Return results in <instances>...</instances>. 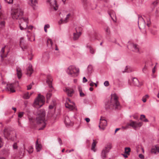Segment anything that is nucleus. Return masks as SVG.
<instances>
[{
	"instance_id": "27",
	"label": "nucleus",
	"mask_w": 159,
	"mask_h": 159,
	"mask_svg": "<svg viewBox=\"0 0 159 159\" xmlns=\"http://www.w3.org/2000/svg\"><path fill=\"white\" fill-rule=\"evenodd\" d=\"M70 16V14H68L66 15L65 19L63 20L62 19H61L58 22L59 24H61L63 23H66L67 22V20L68 19Z\"/></svg>"
},
{
	"instance_id": "28",
	"label": "nucleus",
	"mask_w": 159,
	"mask_h": 159,
	"mask_svg": "<svg viewBox=\"0 0 159 159\" xmlns=\"http://www.w3.org/2000/svg\"><path fill=\"white\" fill-rule=\"evenodd\" d=\"M36 149L37 152H39L42 148V145L41 144L39 143L38 140H37L36 142Z\"/></svg>"
},
{
	"instance_id": "42",
	"label": "nucleus",
	"mask_w": 159,
	"mask_h": 159,
	"mask_svg": "<svg viewBox=\"0 0 159 159\" xmlns=\"http://www.w3.org/2000/svg\"><path fill=\"white\" fill-rule=\"evenodd\" d=\"M24 114V113L23 112H19L18 114V118L20 119V118L23 116Z\"/></svg>"
},
{
	"instance_id": "62",
	"label": "nucleus",
	"mask_w": 159,
	"mask_h": 159,
	"mask_svg": "<svg viewBox=\"0 0 159 159\" xmlns=\"http://www.w3.org/2000/svg\"><path fill=\"white\" fill-rule=\"evenodd\" d=\"M74 149H71L70 150H67L66 151V152H70L74 151Z\"/></svg>"
},
{
	"instance_id": "45",
	"label": "nucleus",
	"mask_w": 159,
	"mask_h": 159,
	"mask_svg": "<svg viewBox=\"0 0 159 159\" xmlns=\"http://www.w3.org/2000/svg\"><path fill=\"white\" fill-rule=\"evenodd\" d=\"M156 66H155L153 69L152 70V72L153 73L152 77L153 78H155L156 76L154 75V73L155 72Z\"/></svg>"
},
{
	"instance_id": "1",
	"label": "nucleus",
	"mask_w": 159,
	"mask_h": 159,
	"mask_svg": "<svg viewBox=\"0 0 159 159\" xmlns=\"http://www.w3.org/2000/svg\"><path fill=\"white\" fill-rule=\"evenodd\" d=\"M24 11L22 8L18 4L16 5L15 7H13L12 10L11 16L12 18L14 20H21V21L25 22V25L23 27L21 22H19V27L21 30L26 29L27 24L29 23L28 18L23 17Z\"/></svg>"
},
{
	"instance_id": "8",
	"label": "nucleus",
	"mask_w": 159,
	"mask_h": 159,
	"mask_svg": "<svg viewBox=\"0 0 159 159\" xmlns=\"http://www.w3.org/2000/svg\"><path fill=\"white\" fill-rule=\"evenodd\" d=\"M142 125V123L141 122H137L134 121L132 120L130 121L129 123L126 125L124 127L125 129H126L128 128L129 126H131L134 129H135L136 128L140 127Z\"/></svg>"
},
{
	"instance_id": "21",
	"label": "nucleus",
	"mask_w": 159,
	"mask_h": 159,
	"mask_svg": "<svg viewBox=\"0 0 159 159\" xmlns=\"http://www.w3.org/2000/svg\"><path fill=\"white\" fill-rule=\"evenodd\" d=\"M50 3L52 9H53L55 11H57L58 9V6L55 0L52 1Z\"/></svg>"
},
{
	"instance_id": "11",
	"label": "nucleus",
	"mask_w": 159,
	"mask_h": 159,
	"mask_svg": "<svg viewBox=\"0 0 159 159\" xmlns=\"http://www.w3.org/2000/svg\"><path fill=\"white\" fill-rule=\"evenodd\" d=\"M128 83L131 85L137 87H140L142 85V84L139 83L138 79L136 78H131V80H129Z\"/></svg>"
},
{
	"instance_id": "18",
	"label": "nucleus",
	"mask_w": 159,
	"mask_h": 159,
	"mask_svg": "<svg viewBox=\"0 0 159 159\" xmlns=\"http://www.w3.org/2000/svg\"><path fill=\"white\" fill-rule=\"evenodd\" d=\"M130 46L132 47V49L133 51L138 53L140 52L139 46L137 44L133 43L130 45Z\"/></svg>"
},
{
	"instance_id": "22",
	"label": "nucleus",
	"mask_w": 159,
	"mask_h": 159,
	"mask_svg": "<svg viewBox=\"0 0 159 159\" xmlns=\"http://www.w3.org/2000/svg\"><path fill=\"white\" fill-rule=\"evenodd\" d=\"M151 152L154 154L158 153L159 152V147L157 146L152 147Z\"/></svg>"
},
{
	"instance_id": "39",
	"label": "nucleus",
	"mask_w": 159,
	"mask_h": 159,
	"mask_svg": "<svg viewBox=\"0 0 159 159\" xmlns=\"http://www.w3.org/2000/svg\"><path fill=\"white\" fill-rule=\"evenodd\" d=\"M89 49L90 52L91 53L94 54L95 52V50L91 46H89Z\"/></svg>"
},
{
	"instance_id": "24",
	"label": "nucleus",
	"mask_w": 159,
	"mask_h": 159,
	"mask_svg": "<svg viewBox=\"0 0 159 159\" xmlns=\"http://www.w3.org/2000/svg\"><path fill=\"white\" fill-rule=\"evenodd\" d=\"M33 71V69L32 68V66L30 64L29 65L27 71V74L29 76H30Z\"/></svg>"
},
{
	"instance_id": "33",
	"label": "nucleus",
	"mask_w": 159,
	"mask_h": 159,
	"mask_svg": "<svg viewBox=\"0 0 159 159\" xmlns=\"http://www.w3.org/2000/svg\"><path fill=\"white\" fill-rule=\"evenodd\" d=\"M33 93V92H31L30 93L29 92L26 93L24 94L23 98L25 99H29Z\"/></svg>"
},
{
	"instance_id": "48",
	"label": "nucleus",
	"mask_w": 159,
	"mask_h": 159,
	"mask_svg": "<svg viewBox=\"0 0 159 159\" xmlns=\"http://www.w3.org/2000/svg\"><path fill=\"white\" fill-rule=\"evenodd\" d=\"M105 31L107 34H108L110 33V30L108 27H107L105 30Z\"/></svg>"
},
{
	"instance_id": "64",
	"label": "nucleus",
	"mask_w": 159,
	"mask_h": 159,
	"mask_svg": "<svg viewBox=\"0 0 159 159\" xmlns=\"http://www.w3.org/2000/svg\"><path fill=\"white\" fill-rule=\"evenodd\" d=\"M12 109L15 112H16V107H12Z\"/></svg>"
},
{
	"instance_id": "36",
	"label": "nucleus",
	"mask_w": 159,
	"mask_h": 159,
	"mask_svg": "<svg viewBox=\"0 0 159 159\" xmlns=\"http://www.w3.org/2000/svg\"><path fill=\"white\" fill-rule=\"evenodd\" d=\"M83 2L84 5L85 7L90 5L89 0H83Z\"/></svg>"
},
{
	"instance_id": "43",
	"label": "nucleus",
	"mask_w": 159,
	"mask_h": 159,
	"mask_svg": "<svg viewBox=\"0 0 159 159\" xmlns=\"http://www.w3.org/2000/svg\"><path fill=\"white\" fill-rule=\"evenodd\" d=\"M4 1L9 4H13V0H4Z\"/></svg>"
},
{
	"instance_id": "50",
	"label": "nucleus",
	"mask_w": 159,
	"mask_h": 159,
	"mask_svg": "<svg viewBox=\"0 0 159 159\" xmlns=\"http://www.w3.org/2000/svg\"><path fill=\"white\" fill-rule=\"evenodd\" d=\"M19 22H21V23L22 25H22V26L23 27H24V26H25V22L23 21H21V20H20L19 21H18V22L19 23Z\"/></svg>"
},
{
	"instance_id": "17",
	"label": "nucleus",
	"mask_w": 159,
	"mask_h": 159,
	"mask_svg": "<svg viewBox=\"0 0 159 159\" xmlns=\"http://www.w3.org/2000/svg\"><path fill=\"white\" fill-rule=\"evenodd\" d=\"M39 0H29V3L33 8V9H35L37 8V5Z\"/></svg>"
},
{
	"instance_id": "40",
	"label": "nucleus",
	"mask_w": 159,
	"mask_h": 159,
	"mask_svg": "<svg viewBox=\"0 0 159 159\" xmlns=\"http://www.w3.org/2000/svg\"><path fill=\"white\" fill-rule=\"evenodd\" d=\"M149 96L148 95H146L143 97L142 98V101L144 102H146L147 99L148 98Z\"/></svg>"
},
{
	"instance_id": "6",
	"label": "nucleus",
	"mask_w": 159,
	"mask_h": 159,
	"mask_svg": "<svg viewBox=\"0 0 159 159\" xmlns=\"http://www.w3.org/2000/svg\"><path fill=\"white\" fill-rule=\"evenodd\" d=\"M20 46L23 51L26 50L27 51L28 55L30 57L29 60H31L32 59L33 55L32 54V50L30 48L27 46V44L25 43V40H21L20 42Z\"/></svg>"
},
{
	"instance_id": "12",
	"label": "nucleus",
	"mask_w": 159,
	"mask_h": 159,
	"mask_svg": "<svg viewBox=\"0 0 159 159\" xmlns=\"http://www.w3.org/2000/svg\"><path fill=\"white\" fill-rule=\"evenodd\" d=\"M107 125V121L104 117H101L100 119V122L99 125V128L102 130L105 129Z\"/></svg>"
},
{
	"instance_id": "46",
	"label": "nucleus",
	"mask_w": 159,
	"mask_h": 159,
	"mask_svg": "<svg viewBox=\"0 0 159 159\" xmlns=\"http://www.w3.org/2000/svg\"><path fill=\"white\" fill-rule=\"evenodd\" d=\"M147 71V67L146 66L143 68L142 69V71L143 73H146Z\"/></svg>"
},
{
	"instance_id": "35",
	"label": "nucleus",
	"mask_w": 159,
	"mask_h": 159,
	"mask_svg": "<svg viewBox=\"0 0 159 159\" xmlns=\"http://www.w3.org/2000/svg\"><path fill=\"white\" fill-rule=\"evenodd\" d=\"M133 71L132 68L129 66H126L125 68V72H130Z\"/></svg>"
},
{
	"instance_id": "29",
	"label": "nucleus",
	"mask_w": 159,
	"mask_h": 159,
	"mask_svg": "<svg viewBox=\"0 0 159 159\" xmlns=\"http://www.w3.org/2000/svg\"><path fill=\"white\" fill-rule=\"evenodd\" d=\"M27 36L28 37V39H32V40H35V37L34 35L31 33L29 31H27Z\"/></svg>"
},
{
	"instance_id": "61",
	"label": "nucleus",
	"mask_w": 159,
	"mask_h": 159,
	"mask_svg": "<svg viewBox=\"0 0 159 159\" xmlns=\"http://www.w3.org/2000/svg\"><path fill=\"white\" fill-rule=\"evenodd\" d=\"M58 141L60 145H61L62 144V142L61 139H58Z\"/></svg>"
},
{
	"instance_id": "9",
	"label": "nucleus",
	"mask_w": 159,
	"mask_h": 159,
	"mask_svg": "<svg viewBox=\"0 0 159 159\" xmlns=\"http://www.w3.org/2000/svg\"><path fill=\"white\" fill-rule=\"evenodd\" d=\"M65 105L66 107L70 110L76 109L75 103L69 98L66 99Z\"/></svg>"
},
{
	"instance_id": "59",
	"label": "nucleus",
	"mask_w": 159,
	"mask_h": 159,
	"mask_svg": "<svg viewBox=\"0 0 159 159\" xmlns=\"http://www.w3.org/2000/svg\"><path fill=\"white\" fill-rule=\"evenodd\" d=\"M28 24H27V25ZM27 27L28 28V29L30 30H32V28H33V26L32 25H30L28 27Z\"/></svg>"
},
{
	"instance_id": "51",
	"label": "nucleus",
	"mask_w": 159,
	"mask_h": 159,
	"mask_svg": "<svg viewBox=\"0 0 159 159\" xmlns=\"http://www.w3.org/2000/svg\"><path fill=\"white\" fill-rule=\"evenodd\" d=\"M32 86V84H31L30 85H29L27 86V89L28 90H30V89H31Z\"/></svg>"
},
{
	"instance_id": "57",
	"label": "nucleus",
	"mask_w": 159,
	"mask_h": 159,
	"mask_svg": "<svg viewBox=\"0 0 159 159\" xmlns=\"http://www.w3.org/2000/svg\"><path fill=\"white\" fill-rule=\"evenodd\" d=\"M94 85V83H93L92 81H91V83L89 84V85L91 87H93Z\"/></svg>"
},
{
	"instance_id": "25",
	"label": "nucleus",
	"mask_w": 159,
	"mask_h": 159,
	"mask_svg": "<svg viewBox=\"0 0 159 159\" xmlns=\"http://www.w3.org/2000/svg\"><path fill=\"white\" fill-rule=\"evenodd\" d=\"M65 123L67 126H71L73 125V123L72 122L68 117H66L65 118Z\"/></svg>"
},
{
	"instance_id": "44",
	"label": "nucleus",
	"mask_w": 159,
	"mask_h": 159,
	"mask_svg": "<svg viewBox=\"0 0 159 159\" xmlns=\"http://www.w3.org/2000/svg\"><path fill=\"white\" fill-rule=\"evenodd\" d=\"M33 151V148L31 146L30 147L29 150L28 151V152L29 154L32 153Z\"/></svg>"
},
{
	"instance_id": "63",
	"label": "nucleus",
	"mask_w": 159,
	"mask_h": 159,
	"mask_svg": "<svg viewBox=\"0 0 159 159\" xmlns=\"http://www.w3.org/2000/svg\"><path fill=\"white\" fill-rule=\"evenodd\" d=\"M139 157L141 158H143L144 156L142 154H140L139 155Z\"/></svg>"
},
{
	"instance_id": "19",
	"label": "nucleus",
	"mask_w": 159,
	"mask_h": 159,
	"mask_svg": "<svg viewBox=\"0 0 159 159\" xmlns=\"http://www.w3.org/2000/svg\"><path fill=\"white\" fill-rule=\"evenodd\" d=\"M108 13L113 21L114 22H116V16L114 11L112 10H109L108 11Z\"/></svg>"
},
{
	"instance_id": "49",
	"label": "nucleus",
	"mask_w": 159,
	"mask_h": 159,
	"mask_svg": "<svg viewBox=\"0 0 159 159\" xmlns=\"http://www.w3.org/2000/svg\"><path fill=\"white\" fill-rule=\"evenodd\" d=\"M5 25V22L4 21H2L0 23V25L1 27H3Z\"/></svg>"
},
{
	"instance_id": "5",
	"label": "nucleus",
	"mask_w": 159,
	"mask_h": 159,
	"mask_svg": "<svg viewBox=\"0 0 159 159\" xmlns=\"http://www.w3.org/2000/svg\"><path fill=\"white\" fill-rule=\"evenodd\" d=\"M45 98L42 95L39 94L34 100L33 106L36 108H39L44 103Z\"/></svg>"
},
{
	"instance_id": "13",
	"label": "nucleus",
	"mask_w": 159,
	"mask_h": 159,
	"mask_svg": "<svg viewBox=\"0 0 159 159\" xmlns=\"http://www.w3.org/2000/svg\"><path fill=\"white\" fill-rule=\"evenodd\" d=\"M76 32L73 33L74 40H77L81 35L82 28L81 27H77L75 29Z\"/></svg>"
},
{
	"instance_id": "4",
	"label": "nucleus",
	"mask_w": 159,
	"mask_h": 159,
	"mask_svg": "<svg viewBox=\"0 0 159 159\" xmlns=\"http://www.w3.org/2000/svg\"><path fill=\"white\" fill-rule=\"evenodd\" d=\"M66 72L67 74L70 76L76 77L79 75L80 69L74 66H70L66 69Z\"/></svg>"
},
{
	"instance_id": "37",
	"label": "nucleus",
	"mask_w": 159,
	"mask_h": 159,
	"mask_svg": "<svg viewBox=\"0 0 159 159\" xmlns=\"http://www.w3.org/2000/svg\"><path fill=\"white\" fill-rule=\"evenodd\" d=\"M93 70V66L91 65L88 66L87 68L88 72V73H91Z\"/></svg>"
},
{
	"instance_id": "54",
	"label": "nucleus",
	"mask_w": 159,
	"mask_h": 159,
	"mask_svg": "<svg viewBox=\"0 0 159 159\" xmlns=\"http://www.w3.org/2000/svg\"><path fill=\"white\" fill-rule=\"evenodd\" d=\"M87 79L85 78V77H84L83 78V82L85 83L87 81Z\"/></svg>"
},
{
	"instance_id": "26",
	"label": "nucleus",
	"mask_w": 159,
	"mask_h": 159,
	"mask_svg": "<svg viewBox=\"0 0 159 159\" xmlns=\"http://www.w3.org/2000/svg\"><path fill=\"white\" fill-rule=\"evenodd\" d=\"M56 105V102L55 101H53L51 104L49 106V114H52V113H51L50 110L53 109V111H54L55 108V106Z\"/></svg>"
},
{
	"instance_id": "58",
	"label": "nucleus",
	"mask_w": 159,
	"mask_h": 159,
	"mask_svg": "<svg viewBox=\"0 0 159 159\" xmlns=\"http://www.w3.org/2000/svg\"><path fill=\"white\" fill-rule=\"evenodd\" d=\"M85 120L87 123H88L90 121V119L89 118H87L85 119Z\"/></svg>"
},
{
	"instance_id": "16",
	"label": "nucleus",
	"mask_w": 159,
	"mask_h": 159,
	"mask_svg": "<svg viewBox=\"0 0 159 159\" xmlns=\"http://www.w3.org/2000/svg\"><path fill=\"white\" fill-rule=\"evenodd\" d=\"M64 90L69 97H72L74 93L73 89L70 88H66Z\"/></svg>"
},
{
	"instance_id": "2",
	"label": "nucleus",
	"mask_w": 159,
	"mask_h": 159,
	"mask_svg": "<svg viewBox=\"0 0 159 159\" xmlns=\"http://www.w3.org/2000/svg\"><path fill=\"white\" fill-rule=\"evenodd\" d=\"M45 112L44 110L39 111L36 118V121L39 127V130H43L45 127L46 125L45 119Z\"/></svg>"
},
{
	"instance_id": "53",
	"label": "nucleus",
	"mask_w": 159,
	"mask_h": 159,
	"mask_svg": "<svg viewBox=\"0 0 159 159\" xmlns=\"http://www.w3.org/2000/svg\"><path fill=\"white\" fill-rule=\"evenodd\" d=\"M145 116L144 115H141L140 119L141 120H143V119H145Z\"/></svg>"
},
{
	"instance_id": "41",
	"label": "nucleus",
	"mask_w": 159,
	"mask_h": 159,
	"mask_svg": "<svg viewBox=\"0 0 159 159\" xmlns=\"http://www.w3.org/2000/svg\"><path fill=\"white\" fill-rule=\"evenodd\" d=\"M18 147L17 143L16 142L14 143L13 145V148L14 149H17Z\"/></svg>"
},
{
	"instance_id": "55",
	"label": "nucleus",
	"mask_w": 159,
	"mask_h": 159,
	"mask_svg": "<svg viewBox=\"0 0 159 159\" xmlns=\"http://www.w3.org/2000/svg\"><path fill=\"white\" fill-rule=\"evenodd\" d=\"M20 119L19 118H18V125L20 126H21V123L20 122Z\"/></svg>"
},
{
	"instance_id": "34",
	"label": "nucleus",
	"mask_w": 159,
	"mask_h": 159,
	"mask_svg": "<svg viewBox=\"0 0 159 159\" xmlns=\"http://www.w3.org/2000/svg\"><path fill=\"white\" fill-rule=\"evenodd\" d=\"M78 89L80 93V97H83L85 96L84 94L82 92V89L81 87L79 86Z\"/></svg>"
},
{
	"instance_id": "15",
	"label": "nucleus",
	"mask_w": 159,
	"mask_h": 159,
	"mask_svg": "<svg viewBox=\"0 0 159 159\" xmlns=\"http://www.w3.org/2000/svg\"><path fill=\"white\" fill-rule=\"evenodd\" d=\"M138 23L139 28H140V27L142 26L143 27H144L145 25V22L144 19L141 16H138Z\"/></svg>"
},
{
	"instance_id": "14",
	"label": "nucleus",
	"mask_w": 159,
	"mask_h": 159,
	"mask_svg": "<svg viewBox=\"0 0 159 159\" xmlns=\"http://www.w3.org/2000/svg\"><path fill=\"white\" fill-rule=\"evenodd\" d=\"M47 45L48 47L52 49H55L56 51L58 50L54 40H47Z\"/></svg>"
},
{
	"instance_id": "38",
	"label": "nucleus",
	"mask_w": 159,
	"mask_h": 159,
	"mask_svg": "<svg viewBox=\"0 0 159 159\" xmlns=\"http://www.w3.org/2000/svg\"><path fill=\"white\" fill-rule=\"evenodd\" d=\"M130 148H125V153L129 155V152H130Z\"/></svg>"
},
{
	"instance_id": "10",
	"label": "nucleus",
	"mask_w": 159,
	"mask_h": 159,
	"mask_svg": "<svg viewBox=\"0 0 159 159\" xmlns=\"http://www.w3.org/2000/svg\"><path fill=\"white\" fill-rule=\"evenodd\" d=\"M111 147V144L110 143H108L106 145L102 152L101 156L104 159L106 157L107 153L109 152V150Z\"/></svg>"
},
{
	"instance_id": "30",
	"label": "nucleus",
	"mask_w": 159,
	"mask_h": 159,
	"mask_svg": "<svg viewBox=\"0 0 159 159\" xmlns=\"http://www.w3.org/2000/svg\"><path fill=\"white\" fill-rule=\"evenodd\" d=\"M17 75L19 79L21 78L22 76L21 70V69L18 67L16 68Z\"/></svg>"
},
{
	"instance_id": "60",
	"label": "nucleus",
	"mask_w": 159,
	"mask_h": 159,
	"mask_svg": "<svg viewBox=\"0 0 159 159\" xmlns=\"http://www.w3.org/2000/svg\"><path fill=\"white\" fill-rule=\"evenodd\" d=\"M133 117L134 119H137L138 117L137 115H135L133 116Z\"/></svg>"
},
{
	"instance_id": "20",
	"label": "nucleus",
	"mask_w": 159,
	"mask_h": 159,
	"mask_svg": "<svg viewBox=\"0 0 159 159\" xmlns=\"http://www.w3.org/2000/svg\"><path fill=\"white\" fill-rule=\"evenodd\" d=\"M13 85L12 84H9L7 85V89L11 93H13L15 91Z\"/></svg>"
},
{
	"instance_id": "3",
	"label": "nucleus",
	"mask_w": 159,
	"mask_h": 159,
	"mask_svg": "<svg viewBox=\"0 0 159 159\" xmlns=\"http://www.w3.org/2000/svg\"><path fill=\"white\" fill-rule=\"evenodd\" d=\"M107 109H119L120 108V103L118 100V97L116 94H112L111 98L106 104Z\"/></svg>"
},
{
	"instance_id": "31",
	"label": "nucleus",
	"mask_w": 159,
	"mask_h": 159,
	"mask_svg": "<svg viewBox=\"0 0 159 159\" xmlns=\"http://www.w3.org/2000/svg\"><path fill=\"white\" fill-rule=\"evenodd\" d=\"M97 143V142L96 140H93V142L92 144L91 149L94 152H95L96 150L95 147L96 146Z\"/></svg>"
},
{
	"instance_id": "32",
	"label": "nucleus",
	"mask_w": 159,
	"mask_h": 159,
	"mask_svg": "<svg viewBox=\"0 0 159 159\" xmlns=\"http://www.w3.org/2000/svg\"><path fill=\"white\" fill-rule=\"evenodd\" d=\"M3 134H4L5 137L7 139H9V135L10 134L8 131L7 129H5L4 130Z\"/></svg>"
},
{
	"instance_id": "7",
	"label": "nucleus",
	"mask_w": 159,
	"mask_h": 159,
	"mask_svg": "<svg viewBox=\"0 0 159 159\" xmlns=\"http://www.w3.org/2000/svg\"><path fill=\"white\" fill-rule=\"evenodd\" d=\"M52 77L50 76H47V83L48 84L50 89L49 90L47 94V98L48 100L52 96L51 92L53 90V88L52 85Z\"/></svg>"
},
{
	"instance_id": "23",
	"label": "nucleus",
	"mask_w": 159,
	"mask_h": 159,
	"mask_svg": "<svg viewBox=\"0 0 159 159\" xmlns=\"http://www.w3.org/2000/svg\"><path fill=\"white\" fill-rule=\"evenodd\" d=\"M7 47L5 46L2 48L1 51V56L2 58H4L7 56V51L5 52V49L7 48Z\"/></svg>"
},
{
	"instance_id": "56",
	"label": "nucleus",
	"mask_w": 159,
	"mask_h": 159,
	"mask_svg": "<svg viewBox=\"0 0 159 159\" xmlns=\"http://www.w3.org/2000/svg\"><path fill=\"white\" fill-rule=\"evenodd\" d=\"M147 22H148V23L147 24V25L148 26V27H149V25H150V20L149 19H147Z\"/></svg>"
},
{
	"instance_id": "47",
	"label": "nucleus",
	"mask_w": 159,
	"mask_h": 159,
	"mask_svg": "<svg viewBox=\"0 0 159 159\" xmlns=\"http://www.w3.org/2000/svg\"><path fill=\"white\" fill-rule=\"evenodd\" d=\"M104 84L106 87L108 86L109 85V82L107 81H105L104 83Z\"/></svg>"
},
{
	"instance_id": "52",
	"label": "nucleus",
	"mask_w": 159,
	"mask_h": 159,
	"mask_svg": "<svg viewBox=\"0 0 159 159\" xmlns=\"http://www.w3.org/2000/svg\"><path fill=\"white\" fill-rule=\"evenodd\" d=\"M50 27V26L49 25L46 24V25H45L44 26V28H46V29L49 28Z\"/></svg>"
}]
</instances>
